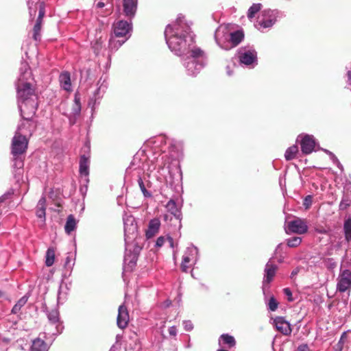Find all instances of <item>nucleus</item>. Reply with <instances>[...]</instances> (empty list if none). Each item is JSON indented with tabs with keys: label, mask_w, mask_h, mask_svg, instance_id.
<instances>
[{
	"label": "nucleus",
	"mask_w": 351,
	"mask_h": 351,
	"mask_svg": "<svg viewBox=\"0 0 351 351\" xmlns=\"http://www.w3.org/2000/svg\"><path fill=\"white\" fill-rule=\"evenodd\" d=\"M132 24L125 21H119L114 24V34L117 38H127L130 36Z\"/></svg>",
	"instance_id": "nucleus-16"
},
{
	"label": "nucleus",
	"mask_w": 351,
	"mask_h": 351,
	"mask_svg": "<svg viewBox=\"0 0 351 351\" xmlns=\"http://www.w3.org/2000/svg\"><path fill=\"white\" fill-rule=\"evenodd\" d=\"M301 149L304 154H311L315 149V141L311 135L306 134L301 140Z\"/></svg>",
	"instance_id": "nucleus-20"
},
{
	"label": "nucleus",
	"mask_w": 351,
	"mask_h": 351,
	"mask_svg": "<svg viewBox=\"0 0 351 351\" xmlns=\"http://www.w3.org/2000/svg\"><path fill=\"white\" fill-rule=\"evenodd\" d=\"M217 351H228V350H223V349H219Z\"/></svg>",
	"instance_id": "nucleus-61"
},
{
	"label": "nucleus",
	"mask_w": 351,
	"mask_h": 351,
	"mask_svg": "<svg viewBox=\"0 0 351 351\" xmlns=\"http://www.w3.org/2000/svg\"><path fill=\"white\" fill-rule=\"evenodd\" d=\"M167 240H168V241L169 243V245H170L171 247H173V238L169 236L167 237Z\"/></svg>",
	"instance_id": "nucleus-54"
},
{
	"label": "nucleus",
	"mask_w": 351,
	"mask_h": 351,
	"mask_svg": "<svg viewBox=\"0 0 351 351\" xmlns=\"http://www.w3.org/2000/svg\"><path fill=\"white\" fill-rule=\"evenodd\" d=\"M337 291L344 293L351 289V261L347 260L341 265L337 278Z\"/></svg>",
	"instance_id": "nucleus-8"
},
{
	"label": "nucleus",
	"mask_w": 351,
	"mask_h": 351,
	"mask_svg": "<svg viewBox=\"0 0 351 351\" xmlns=\"http://www.w3.org/2000/svg\"><path fill=\"white\" fill-rule=\"evenodd\" d=\"M281 244L278 245L276 250L280 247Z\"/></svg>",
	"instance_id": "nucleus-62"
},
{
	"label": "nucleus",
	"mask_w": 351,
	"mask_h": 351,
	"mask_svg": "<svg viewBox=\"0 0 351 351\" xmlns=\"http://www.w3.org/2000/svg\"><path fill=\"white\" fill-rule=\"evenodd\" d=\"M342 337H341L340 338V340H339V343H340V342L341 341V340H342Z\"/></svg>",
	"instance_id": "nucleus-63"
},
{
	"label": "nucleus",
	"mask_w": 351,
	"mask_h": 351,
	"mask_svg": "<svg viewBox=\"0 0 351 351\" xmlns=\"http://www.w3.org/2000/svg\"><path fill=\"white\" fill-rule=\"evenodd\" d=\"M138 184L141 189V191H142L145 197H147L152 196V194L146 189L144 182L141 178H138Z\"/></svg>",
	"instance_id": "nucleus-44"
},
{
	"label": "nucleus",
	"mask_w": 351,
	"mask_h": 351,
	"mask_svg": "<svg viewBox=\"0 0 351 351\" xmlns=\"http://www.w3.org/2000/svg\"><path fill=\"white\" fill-rule=\"evenodd\" d=\"M103 43L104 41L101 38L97 39L94 43H93V49L96 54H98L101 51L103 47Z\"/></svg>",
	"instance_id": "nucleus-41"
},
{
	"label": "nucleus",
	"mask_w": 351,
	"mask_h": 351,
	"mask_svg": "<svg viewBox=\"0 0 351 351\" xmlns=\"http://www.w3.org/2000/svg\"><path fill=\"white\" fill-rule=\"evenodd\" d=\"M100 90L101 88H97L94 92L93 97H90L88 101V106H90L93 109L95 108L102 97V95L100 94Z\"/></svg>",
	"instance_id": "nucleus-31"
},
{
	"label": "nucleus",
	"mask_w": 351,
	"mask_h": 351,
	"mask_svg": "<svg viewBox=\"0 0 351 351\" xmlns=\"http://www.w3.org/2000/svg\"><path fill=\"white\" fill-rule=\"evenodd\" d=\"M280 15V13L277 10H264L258 18L256 26L258 29L269 28L276 22Z\"/></svg>",
	"instance_id": "nucleus-10"
},
{
	"label": "nucleus",
	"mask_w": 351,
	"mask_h": 351,
	"mask_svg": "<svg viewBox=\"0 0 351 351\" xmlns=\"http://www.w3.org/2000/svg\"><path fill=\"white\" fill-rule=\"evenodd\" d=\"M117 38L114 35L110 38L108 46L110 51H117L128 39V37L121 40Z\"/></svg>",
	"instance_id": "nucleus-29"
},
{
	"label": "nucleus",
	"mask_w": 351,
	"mask_h": 351,
	"mask_svg": "<svg viewBox=\"0 0 351 351\" xmlns=\"http://www.w3.org/2000/svg\"><path fill=\"white\" fill-rule=\"evenodd\" d=\"M130 250L125 249V255L124 257V269L125 270H132L135 266L138 255L141 250V247L138 245L136 239L130 242Z\"/></svg>",
	"instance_id": "nucleus-11"
},
{
	"label": "nucleus",
	"mask_w": 351,
	"mask_h": 351,
	"mask_svg": "<svg viewBox=\"0 0 351 351\" xmlns=\"http://www.w3.org/2000/svg\"><path fill=\"white\" fill-rule=\"evenodd\" d=\"M267 306L268 308L271 311H275L278 308V303L274 297H271L270 299L269 300Z\"/></svg>",
	"instance_id": "nucleus-45"
},
{
	"label": "nucleus",
	"mask_w": 351,
	"mask_h": 351,
	"mask_svg": "<svg viewBox=\"0 0 351 351\" xmlns=\"http://www.w3.org/2000/svg\"><path fill=\"white\" fill-rule=\"evenodd\" d=\"M129 322V313L124 304L119 306L118 309V315L117 318V324L119 328H125Z\"/></svg>",
	"instance_id": "nucleus-17"
},
{
	"label": "nucleus",
	"mask_w": 351,
	"mask_h": 351,
	"mask_svg": "<svg viewBox=\"0 0 351 351\" xmlns=\"http://www.w3.org/2000/svg\"><path fill=\"white\" fill-rule=\"evenodd\" d=\"M324 152L330 156V159L332 160L333 163L335 164L339 169L342 170L343 169V166L341 164V162L339 161L337 158L335 156V154H332L331 152H330L328 150H326V149H324Z\"/></svg>",
	"instance_id": "nucleus-43"
},
{
	"label": "nucleus",
	"mask_w": 351,
	"mask_h": 351,
	"mask_svg": "<svg viewBox=\"0 0 351 351\" xmlns=\"http://www.w3.org/2000/svg\"><path fill=\"white\" fill-rule=\"evenodd\" d=\"M199 257L198 249L191 245L184 252L181 263V269L186 272L189 267L196 264Z\"/></svg>",
	"instance_id": "nucleus-12"
},
{
	"label": "nucleus",
	"mask_w": 351,
	"mask_h": 351,
	"mask_svg": "<svg viewBox=\"0 0 351 351\" xmlns=\"http://www.w3.org/2000/svg\"><path fill=\"white\" fill-rule=\"evenodd\" d=\"M285 230L287 234L295 233L302 234L307 232L308 225L305 219L296 218L287 222Z\"/></svg>",
	"instance_id": "nucleus-15"
},
{
	"label": "nucleus",
	"mask_w": 351,
	"mask_h": 351,
	"mask_svg": "<svg viewBox=\"0 0 351 351\" xmlns=\"http://www.w3.org/2000/svg\"><path fill=\"white\" fill-rule=\"evenodd\" d=\"M244 34L241 30L230 32L228 25H221L215 31V39L221 49L229 50L238 45L243 39Z\"/></svg>",
	"instance_id": "nucleus-3"
},
{
	"label": "nucleus",
	"mask_w": 351,
	"mask_h": 351,
	"mask_svg": "<svg viewBox=\"0 0 351 351\" xmlns=\"http://www.w3.org/2000/svg\"><path fill=\"white\" fill-rule=\"evenodd\" d=\"M123 221L124 225L125 243L126 245V250H128L131 245L130 242L134 239H137V226L134 218L130 215L125 214L123 216Z\"/></svg>",
	"instance_id": "nucleus-9"
},
{
	"label": "nucleus",
	"mask_w": 351,
	"mask_h": 351,
	"mask_svg": "<svg viewBox=\"0 0 351 351\" xmlns=\"http://www.w3.org/2000/svg\"><path fill=\"white\" fill-rule=\"evenodd\" d=\"M166 208L167 210L169 212V215L167 214L165 215L164 219L165 221H167L169 219L170 221H174V225L178 226L180 229L182 226L181 220H182V213L180 208L178 206L175 201L171 199L169 200L167 205Z\"/></svg>",
	"instance_id": "nucleus-13"
},
{
	"label": "nucleus",
	"mask_w": 351,
	"mask_h": 351,
	"mask_svg": "<svg viewBox=\"0 0 351 351\" xmlns=\"http://www.w3.org/2000/svg\"><path fill=\"white\" fill-rule=\"evenodd\" d=\"M239 58L242 64L252 67L257 64V53L254 49H241L239 51Z\"/></svg>",
	"instance_id": "nucleus-14"
},
{
	"label": "nucleus",
	"mask_w": 351,
	"mask_h": 351,
	"mask_svg": "<svg viewBox=\"0 0 351 351\" xmlns=\"http://www.w3.org/2000/svg\"><path fill=\"white\" fill-rule=\"evenodd\" d=\"M165 242V238L163 236L159 237L156 242V246L158 247H162Z\"/></svg>",
	"instance_id": "nucleus-50"
},
{
	"label": "nucleus",
	"mask_w": 351,
	"mask_h": 351,
	"mask_svg": "<svg viewBox=\"0 0 351 351\" xmlns=\"http://www.w3.org/2000/svg\"><path fill=\"white\" fill-rule=\"evenodd\" d=\"M183 326L186 331H190L193 329V326L191 321L186 320L183 322Z\"/></svg>",
	"instance_id": "nucleus-48"
},
{
	"label": "nucleus",
	"mask_w": 351,
	"mask_h": 351,
	"mask_svg": "<svg viewBox=\"0 0 351 351\" xmlns=\"http://www.w3.org/2000/svg\"><path fill=\"white\" fill-rule=\"evenodd\" d=\"M283 292L285 295L287 297V300L289 302L293 301V298H292V292L289 288H285L283 289Z\"/></svg>",
	"instance_id": "nucleus-47"
},
{
	"label": "nucleus",
	"mask_w": 351,
	"mask_h": 351,
	"mask_svg": "<svg viewBox=\"0 0 351 351\" xmlns=\"http://www.w3.org/2000/svg\"><path fill=\"white\" fill-rule=\"evenodd\" d=\"M70 262H71L70 257H69V256L66 257V261H65V266L67 267L69 265Z\"/></svg>",
	"instance_id": "nucleus-55"
},
{
	"label": "nucleus",
	"mask_w": 351,
	"mask_h": 351,
	"mask_svg": "<svg viewBox=\"0 0 351 351\" xmlns=\"http://www.w3.org/2000/svg\"><path fill=\"white\" fill-rule=\"evenodd\" d=\"M187 56H182L183 65L186 70L187 75H196L206 64L204 52L200 48L191 49Z\"/></svg>",
	"instance_id": "nucleus-4"
},
{
	"label": "nucleus",
	"mask_w": 351,
	"mask_h": 351,
	"mask_svg": "<svg viewBox=\"0 0 351 351\" xmlns=\"http://www.w3.org/2000/svg\"><path fill=\"white\" fill-rule=\"evenodd\" d=\"M302 238L299 237H294L287 240V245L290 247H295L300 245Z\"/></svg>",
	"instance_id": "nucleus-40"
},
{
	"label": "nucleus",
	"mask_w": 351,
	"mask_h": 351,
	"mask_svg": "<svg viewBox=\"0 0 351 351\" xmlns=\"http://www.w3.org/2000/svg\"><path fill=\"white\" fill-rule=\"evenodd\" d=\"M179 16L176 21L168 25L165 30L166 43L169 49L178 56H187L195 45L194 36L189 25Z\"/></svg>",
	"instance_id": "nucleus-2"
},
{
	"label": "nucleus",
	"mask_w": 351,
	"mask_h": 351,
	"mask_svg": "<svg viewBox=\"0 0 351 351\" xmlns=\"http://www.w3.org/2000/svg\"><path fill=\"white\" fill-rule=\"evenodd\" d=\"M345 238L348 241H351V217L346 219L343 223Z\"/></svg>",
	"instance_id": "nucleus-33"
},
{
	"label": "nucleus",
	"mask_w": 351,
	"mask_h": 351,
	"mask_svg": "<svg viewBox=\"0 0 351 351\" xmlns=\"http://www.w3.org/2000/svg\"><path fill=\"white\" fill-rule=\"evenodd\" d=\"M3 295V293L1 291H0V298L2 297Z\"/></svg>",
	"instance_id": "nucleus-60"
},
{
	"label": "nucleus",
	"mask_w": 351,
	"mask_h": 351,
	"mask_svg": "<svg viewBox=\"0 0 351 351\" xmlns=\"http://www.w3.org/2000/svg\"><path fill=\"white\" fill-rule=\"evenodd\" d=\"M30 134V130L25 131V125L21 124L17 128L12 141V154L13 156L23 155L28 145L27 136Z\"/></svg>",
	"instance_id": "nucleus-6"
},
{
	"label": "nucleus",
	"mask_w": 351,
	"mask_h": 351,
	"mask_svg": "<svg viewBox=\"0 0 351 351\" xmlns=\"http://www.w3.org/2000/svg\"><path fill=\"white\" fill-rule=\"evenodd\" d=\"M226 70H227V73L228 75H231V72H230V66H227L226 67Z\"/></svg>",
	"instance_id": "nucleus-57"
},
{
	"label": "nucleus",
	"mask_w": 351,
	"mask_h": 351,
	"mask_svg": "<svg viewBox=\"0 0 351 351\" xmlns=\"http://www.w3.org/2000/svg\"><path fill=\"white\" fill-rule=\"evenodd\" d=\"M27 300L28 298L26 296H23L19 299L16 304L13 306L12 313L14 314L18 313L21 311V308L27 303Z\"/></svg>",
	"instance_id": "nucleus-35"
},
{
	"label": "nucleus",
	"mask_w": 351,
	"mask_h": 351,
	"mask_svg": "<svg viewBox=\"0 0 351 351\" xmlns=\"http://www.w3.org/2000/svg\"><path fill=\"white\" fill-rule=\"evenodd\" d=\"M27 6L30 20H32L36 14L37 8L39 9L38 16L33 28V38L36 41H40L41 38V26L43 19L45 14V5L43 1L40 0H27Z\"/></svg>",
	"instance_id": "nucleus-5"
},
{
	"label": "nucleus",
	"mask_w": 351,
	"mask_h": 351,
	"mask_svg": "<svg viewBox=\"0 0 351 351\" xmlns=\"http://www.w3.org/2000/svg\"><path fill=\"white\" fill-rule=\"evenodd\" d=\"M262 5L261 3H254L247 11V17L250 19H253L255 14L261 10Z\"/></svg>",
	"instance_id": "nucleus-37"
},
{
	"label": "nucleus",
	"mask_w": 351,
	"mask_h": 351,
	"mask_svg": "<svg viewBox=\"0 0 351 351\" xmlns=\"http://www.w3.org/2000/svg\"><path fill=\"white\" fill-rule=\"evenodd\" d=\"M169 333L171 336H176L177 335V329L175 326H171L169 328Z\"/></svg>",
	"instance_id": "nucleus-52"
},
{
	"label": "nucleus",
	"mask_w": 351,
	"mask_h": 351,
	"mask_svg": "<svg viewBox=\"0 0 351 351\" xmlns=\"http://www.w3.org/2000/svg\"><path fill=\"white\" fill-rule=\"evenodd\" d=\"M49 324L45 326V334L47 336H56L62 332V326L60 319L59 311L56 307L46 310Z\"/></svg>",
	"instance_id": "nucleus-7"
},
{
	"label": "nucleus",
	"mask_w": 351,
	"mask_h": 351,
	"mask_svg": "<svg viewBox=\"0 0 351 351\" xmlns=\"http://www.w3.org/2000/svg\"><path fill=\"white\" fill-rule=\"evenodd\" d=\"M14 164L12 167L14 169V175L17 181L20 180L22 178L23 173V155L13 156Z\"/></svg>",
	"instance_id": "nucleus-22"
},
{
	"label": "nucleus",
	"mask_w": 351,
	"mask_h": 351,
	"mask_svg": "<svg viewBox=\"0 0 351 351\" xmlns=\"http://www.w3.org/2000/svg\"><path fill=\"white\" fill-rule=\"evenodd\" d=\"M297 351H311L307 344H301L298 348Z\"/></svg>",
	"instance_id": "nucleus-51"
},
{
	"label": "nucleus",
	"mask_w": 351,
	"mask_h": 351,
	"mask_svg": "<svg viewBox=\"0 0 351 351\" xmlns=\"http://www.w3.org/2000/svg\"><path fill=\"white\" fill-rule=\"evenodd\" d=\"M313 202V197L311 195H307L303 202V205L305 207L306 209H308L310 208V206L312 204Z\"/></svg>",
	"instance_id": "nucleus-46"
},
{
	"label": "nucleus",
	"mask_w": 351,
	"mask_h": 351,
	"mask_svg": "<svg viewBox=\"0 0 351 351\" xmlns=\"http://www.w3.org/2000/svg\"><path fill=\"white\" fill-rule=\"evenodd\" d=\"M325 267L330 270H332L337 267V263L332 258H326L324 260Z\"/></svg>",
	"instance_id": "nucleus-42"
},
{
	"label": "nucleus",
	"mask_w": 351,
	"mask_h": 351,
	"mask_svg": "<svg viewBox=\"0 0 351 351\" xmlns=\"http://www.w3.org/2000/svg\"><path fill=\"white\" fill-rule=\"evenodd\" d=\"M138 0H123V10L125 16L133 18L136 12Z\"/></svg>",
	"instance_id": "nucleus-21"
},
{
	"label": "nucleus",
	"mask_w": 351,
	"mask_h": 351,
	"mask_svg": "<svg viewBox=\"0 0 351 351\" xmlns=\"http://www.w3.org/2000/svg\"><path fill=\"white\" fill-rule=\"evenodd\" d=\"M97 7L99 8H101L103 7H104V3L103 2H99L97 4Z\"/></svg>",
	"instance_id": "nucleus-56"
},
{
	"label": "nucleus",
	"mask_w": 351,
	"mask_h": 351,
	"mask_svg": "<svg viewBox=\"0 0 351 351\" xmlns=\"http://www.w3.org/2000/svg\"><path fill=\"white\" fill-rule=\"evenodd\" d=\"M80 173L81 177L84 178V181L86 183H88V177L89 174V160L88 158L84 155L82 156L80 160Z\"/></svg>",
	"instance_id": "nucleus-23"
},
{
	"label": "nucleus",
	"mask_w": 351,
	"mask_h": 351,
	"mask_svg": "<svg viewBox=\"0 0 351 351\" xmlns=\"http://www.w3.org/2000/svg\"><path fill=\"white\" fill-rule=\"evenodd\" d=\"M298 272H299L298 268L294 269L291 274V278H293L298 274Z\"/></svg>",
	"instance_id": "nucleus-53"
},
{
	"label": "nucleus",
	"mask_w": 351,
	"mask_h": 351,
	"mask_svg": "<svg viewBox=\"0 0 351 351\" xmlns=\"http://www.w3.org/2000/svg\"><path fill=\"white\" fill-rule=\"evenodd\" d=\"M45 203L46 199L45 197H42L37 204L36 214V216L40 218L43 222L45 221Z\"/></svg>",
	"instance_id": "nucleus-27"
},
{
	"label": "nucleus",
	"mask_w": 351,
	"mask_h": 351,
	"mask_svg": "<svg viewBox=\"0 0 351 351\" xmlns=\"http://www.w3.org/2000/svg\"><path fill=\"white\" fill-rule=\"evenodd\" d=\"M298 152V147L297 145H293L291 147H289L285 152V157L287 160H291L293 159L296 154Z\"/></svg>",
	"instance_id": "nucleus-34"
},
{
	"label": "nucleus",
	"mask_w": 351,
	"mask_h": 351,
	"mask_svg": "<svg viewBox=\"0 0 351 351\" xmlns=\"http://www.w3.org/2000/svg\"><path fill=\"white\" fill-rule=\"evenodd\" d=\"M59 81L61 87L66 90H71V76L69 72H63L59 76Z\"/></svg>",
	"instance_id": "nucleus-25"
},
{
	"label": "nucleus",
	"mask_w": 351,
	"mask_h": 351,
	"mask_svg": "<svg viewBox=\"0 0 351 351\" xmlns=\"http://www.w3.org/2000/svg\"><path fill=\"white\" fill-rule=\"evenodd\" d=\"M77 226V221L73 215H70L68 216L66 224L64 226V230L66 234H70Z\"/></svg>",
	"instance_id": "nucleus-30"
},
{
	"label": "nucleus",
	"mask_w": 351,
	"mask_h": 351,
	"mask_svg": "<svg viewBox=\"0 0 351 351\" xmlns=\"http://www.w3.org/2000/svg\"><path fill=\"white\" fill-rule=\"evenodd\" d=\"M167 142V139L165 136H158L154 140L153 143L156 144V147H161V151L162 152H165V149L163 148V144H166Z\"/></svg>",
	"instance_id": "nucleus-39"
},
{
	"label": "nucleus",
	"mask_w": 351,
	"mask_h": 351,
	"mask_svg": "<svg viewBox=\"0 0 351 351\" xmlns=\"http://www.w3.org/2000/svg\"><path fill=\"white\" fill-rule=\"evenodd\" d=\"M110 351H113V347L110 350Z\"/></svg>",
	"instance_id": "nucleus-64"
},
{
	"label": "nucleus",
	"mask_w": 351,
	"mask_h": 351,
	"mask_svg": "<svg viewBox=\"0 0 351 351\" xmlns=\"http://www.w3.org/2000/svg\"><path fill=\"white\" fill-rule=\"evenodd\" d=\"M55 261V250L53 247H50L48 248L45 256V265L47 267H51L53 265Z\"/></svg>",
	"instance_id": "nucleus-32"
},
{
	"label": "nucleus",
	"mask_w": 351,
	"mask_h": 351,
	"mask_svg": "<svg viewBox=\"0 0 351 351\" xmlns=\"http://www.w3.org/2000/svg\"><path fill=\"white\" fill-rule=\"evenodd\" d=\"M30 351H48V347L44 340L38 337L33 340Z\"/></svg>",
	"instance_id": "nucleus-28"
},
{
	"label": "nucleus",
	"mask_w": 351,
	"mask_h": 351,
	"mask_svg": "<svg viewBox=\"0 0 351 351\" xmlns=\"http://www.w3.org/2000/svg\"><path fill=\"white\" fill-rule=\"evenodd\" d=\"M220 339L223 341L224 343L227 344L229 348L234 347L236 344L234 338L228 334H223L221 335Z\"/></svg>",
	"instance_id": "nucleus-38"
},
{
	"label": "nucleus",
	"mask_w": 351,
	"mask_h": 351,
	"mask_svg": "<svg viewBox=\"0 0 351 351\" xmlns=\"http://www.w3.org/2000/svg\"><path fill=\"white\" fill-rule=\"evenodd\" d=\"M69 290V289L68 285L62 282L60 285L58 293V304H63L66 301L67 299Z\"/></svg>",
	"instance_id": "nucleus-26"
},
{
	"label": "nucleus",
	"mask_w": 351,
	"mask_h": 351,
	"mask_svg": "<svg viewBox=\"0 0 351 351\" xmlns=\"http://www.w3.org/2000/svg\"><path fill=\"white\" fill-rule=\"evenodd\" d=\"M170 304H171V302H170V301H169V300H167V301H166V302H165V306L166 307L169 306V305H170Z\"/></svg>",
	"instance_id": "nucleus-58"
},
{
	"label": "nucleus",
	"mask_w": 351,
	"mask_h": 351,
	"mask_svg": "<svg viewBox=\"0 0 351 351\" xmlns=\"http://www.w3.org/2000/svg\"><path fill=\"white\" fill-rule=\"evenodd\" d=\"M160 227V221L158 218L152 219L149 221L148 228L146 231V237L147 239L153 237L158 233Z\"/></svg>",
	"instance_id": "nucleus-24"
},
{
	"label": "nucleus",
	"mask_w": 351,
	"mask_h": 351,
	"mask_svg": "<svg viewBox=\"0 0 351 351\" xmlns=\"http://www.w3.org/2000/svg\"><path fill=\"white\" fill-rule=\"evenodd\" d=\"M81 112V104L80 98L75 95L74 99V103L72 107V115L75 117L78 116Z\"/></svg>",
	"instance_id": "nucleus-36"
},
{
	"label": "nucleus",
	"mask_w": 351,
	"mask_h": 351,
	"mask_svg": "<svg viewBox=\"0 0 351 351\" xmlns=\"http://www.w3.org/2000/svg\"><path fill=\"white\" fill-rule=\"evenodd\" d=\"M318 232H319V233H325V232H326V231H325V230H318Z\"/></svg>",
	"instance_id": "nucleus-59"
},
{
	"label": "nucleus",
	"mask_w": 351,
	"mask_h": 351,
	"mask_svg": "<svg viewBox=\"0 0 351 351\" xmlns=\"http://www.w3.org/2000/svg\"><path fill=\"white\" fill-rule=\"evenodd\" d=\"M350 206V203L347 199H342L339 204L340 210H346Z\"/></svg>",
	"instance_id": "nucleus-49"
},
{
	"label": "nucleus",
	"mask_w": 351,
	"mask_h": 351,
	"mask_svg": "<svg viewBox=\"0 0 351 351\" xmlns=\"http://www.w3.org/2000/svg\"><path fill=\"white\" fill-rule=\"evenodd\" d=\"M274 324L278 331L284 335H289L292 329L289 322L282 317H277L274 319Z\"/></svg>",
	"instance_id": "nucleus-18"
},
{
	"label": "nucleus",
	"mask_w": 351,
	"mask_h": 351,
	"mask_svg": "<svg viewBox=\"0 0 351 351\" xmlns=\"http://www.w3.org/2000/svg\"><path fill=\"white\" fill-rule=\"evenodd\" d=\"M277 266L269 261L265 265V276L263 282V290L265 291L267 285L273 280L277 270Z\"/></svg>",
	"instance_id": "nucleus-19"
},
{
	"label": "nucleus",
	"mask_w": 351,
	"mask_h": 351,
	"mask_svg": "<svg viewBox=\"0 0 351 351\" xmlns=\"http://www.w3.org/2000/svg\"><path fill=\"white\" fill-rule=\"evenodd\" d=\"M32 73L27 62H22L16 82L18 106L23 119L29 121L38 107L37 96L33 87Z\"/></svg>",
	"instance_id": "nucleus-1"
}]
</instances>
